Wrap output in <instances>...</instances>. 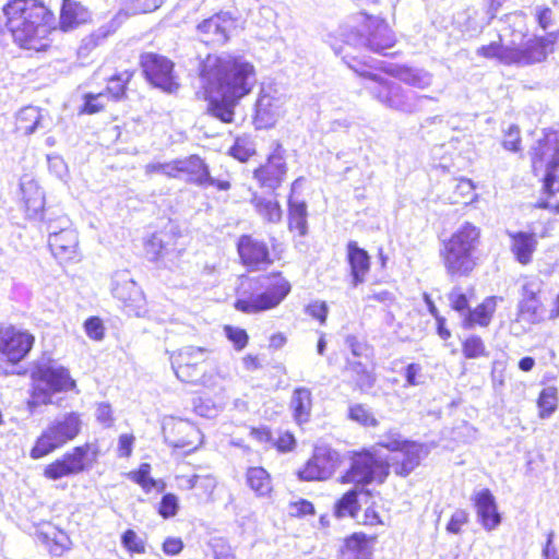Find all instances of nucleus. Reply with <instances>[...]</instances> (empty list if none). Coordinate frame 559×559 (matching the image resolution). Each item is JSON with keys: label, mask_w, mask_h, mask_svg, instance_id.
<instances>
[{"label": "nucleus", "mask_w": 559, "mask_h": 559, "mask_svg": "<svg viewBox=\"0 0 559 559\" xmlns=\"http://www.w3.org/2000/svg\"><path fill=\"white\" fill-rule=\"evenodd\" d=\"M209 95V109L212 116L218 118L225 123H230L234 120V106L238 99H231L229 97H221L217 94Z\"/></svg>", "instance_id": "c9c22d12"}, {"label": "nucleus", "mask_w": 559, "mask_h": 559, "mask_svg": "<svg viewBox=\"0 0 559 559\" xmlns=\"http://www.w3.org/2000/svg\"><path fill=\"white\" fill-rule=\"evenodd\" d=\"M90 444L75 447L71 452L66 453L61 459L47 465L44 475L48 479L57 480L66 476L75 475L85 469V459Z\"/></svg>", "instance_id": "412c9836"}, {"label": "nucleus", "mask_w": 559, "mask_h": 559, "mask_svg": "<svg viewBox=\"0 0 559 559\" xmlns=\"http://www.w3.org/2000/svg\"><path fill=\"white\" fill-rule=\"evenodd\" d=\"M478 521L486 531L496 530L501 523V514L490 489L485 488L475 492L472 497Z\"/></svg>", "instance_id": "5701e85b"}, {"label": "nucleus", "mask_w": 559, "mask_h": 559, "mask_svg": "<svg viewBox=\"0 0 559 559\" xmlns=\"http://www.w3.org/2000/svg\"><path fill=\"white\" fill-rule=\"evenodd\" d=\"M49 226L48 245L51 253L61 262L75 260L79 257V237L78 233L70 227L69 218L63 219V226L60 230L52 229Z\"/></svg>", "instance_id": "a211bd4d"}, {"label": "nucleus", "mask_w": 559, "mask_h": 559, "mask_svg": "<svg viewBox=\"0 0 559 559\" xmlns=\"http://www.w3.org/2000/svg\"><path fill=\"white\" fill-rule=\"evenodd\" d=\"M34 336L27 331L19 330L12 325L0 326V352L10 361L22 360L32 349Z\"/></svg>", "instance_id": "6ab92c4d"}, {"label": "nucleus", "mask_w": 559, "mask_h": 559, "mask_svg": "<svg viewBox=\"0 0 559 559\" xmlns=\"http://www.w3.org/2000/svg\"><path fill=\"white\" fill-rule=\"evenodd\" d=\"M360 496L371 497L372 491L360 486L344 491L332 506L333 515L336 519H356L361 511Z\"/></svg>", "instance_id": "393cba45"}, {"label": "nucleus", "mask_w": 559, "mask_h": 559, "mask_svg": "<svg viewBox=\"0 0 559 559\" xmlns=\"http://www.w3.org/2000/svg\"><path fill=\"white\" fill-rule=\"evenodd\" d=\"M134 437L132 435H121L118 443V454L120 457H129L132 453Z\"/></svg>", "instance_id": "0e129e2a"}, {"label": "nucleus", "mask_w": 559, "mask_h": 559, "mask_svg": "<svg viewBox=\"0 0 559 559\" xmlns=\"http://www.w3.org/2000/svg\"><path fill=\"white\" fill-rule=\"evenodd\" d=\"M91 12L81 2L63 0L60 13V26L63 31L73 29L91 21Z\"/></svg>", "instance_id": "c756f323"}, {"label": "nucleus", "mask_w": 559, "mask_h": 559, "mask_svg": "<svg viewBox=\"0 0 559 559\" xmlns=\"http://www.w3.org/2000/svg\"><path fill=\"white\" fill-rule=\"evenodd\" d=\"M272 445L281 453L292 452L296 448V438L293 432L284 431L277 436Z\"/></svg>", "instance_id": "603ef678"}, {"label": "nucleus", "mask_w": 559, "mask_h": 559, "mask_svg": "<svg viewBox=\"0 0 559 559\" xmlns=\"http://www.w3.org/2000/svg\"><path fill=\"white\" fill-rule=\"evenodd\" d=\"M347 460L348 467L336 479L340 485L366 488L373 483H385L390 475V463L371 448L348 451Z\"/></svg>", "instance_id": "423d86ee"}, {"label": "nucleus", "mask_w": 559, "mask_h": 559, "mask_svg": "<svg viewBox=\"0 0 559 559\" xmlns=\"http://www.w3.org/2000/svg\"><path fill=\"white\" fill-rule=\"evenodd\" d=\"M254 74L253 64L241 57L230 56L218 60L214 79L209 82L206 93L240 99L251 92Z\"/></svg>", "instance_id": "39448f33"}, {"label": "nucleus", "mask_w": 559, "mask_h": 559, "mask_svg": "<svg viewBox=\"0 0 559 559\" xmlns=\"http://www.w3.org/2000/svg\"><path fill=\"white\" fill-rule=\"evenodd\" d=\"M499 299L497 296L486 297L474 309L468 310L462 321V326L464 329H473L475 326L487 328L496 313Z\"/></svg>", "instance_id": "c85d7f7f"}, {"label": "nucleus", "mask_w": 559, "mask_h": 559, "mask_svg": "<svg viewBox=\"0 0 559 559\" xmlns=\"http://www.w3.org/2000/svg\"><path fill=\"white\" fill-rule=\"evenodd\" d=\"M164 0H132L131 5L134 13H148L160 7Z\"/></svg>", "instance_id": "052dcab7"}, {"label": "nucleus", "mask_w": 559, "mask_h": 559, "mask_svg": "<svg viewBox=\"0 0 559 559\" xmlns=\"http://www.w3.org/2000/svg\"><path fill=\"white\" fill-rule=\"evenodd\" d=\"M342 463V456L337 451L317 448L296 475L302 481H325L335 474Z\"/></svg>", "instance_id": "9b49d317"}, {"label": "nucleus", "mask_w": 559, "mask_h": 559, "mask_svg": "<svg viewBox=\"0 0 559 559\" xmlns=\"http://www.w3.org/2000/svg\"><path fill=\"white\" fill-rule=\"evenodd\" d=\"M288 510L289 516L295 519L313 516L316 514L314 504L310 500L304 498L289 502Z\"/></svg>", "instance_id": "49530a36"}, {"label": "nucleus", "mask_w": 559, "mask_h": 559, "mask_svg": "<svg viewBox=\"0 0 559 559\" xmlns=\"http://www.w3.org/2000/svg\"><path fill=\"white\" fill-rule=\"evenodd\" d=\"M140 64L146 80L152 85L171 93L174 64L170 60L153 52H146L141 55Z\"/></svg>", "instance_id": "dca6fc26"}, {"label": "nucleus", "mask_w": 559, "mask_h": 559, "mask_svg": "<svg viewBox=\"0 0 559 559\" xmlns=\"http://www.w3.org/2000/svg\"><path fill=\"white\" fill-rule=\"evenodd\" d=\"M111 293L115 298L123 304L128 314L139 317L144 312V295L127 271L115 273Z\"/></svg>", "instance_id": "ddd939ff"}, {"label": "nucleus", "mask_w": 559, "mask_h": 559, "mask_svg": "<svg viewBox=\"0 0 559 559\" xmlns=\"http://www.w3.org/2000/svg\"><path fill=\"white\" fill-rule=\"evenodd\" d=\"M532 171L545 170L542 191L548 198L559 192V130L548 129L530 152Z\"/></svg>", "instance_id": "0eeeda50"}, {"label": "nucleus", "mask_w": 559, "mask_h": 559, "mask_svg": "<svg viewBox=\"0 0 559 559\" xmlns=\"http://www.w3.org/2000/svg\"><path fill=\"white\" fill-rule=\"evenodd\" d=\"M360 524L366 527L383 526L384 520L376 502H371L362 512Z\"/></svg>", "instance_id": "09e8293b"}, {"label": "nucleus", "mask_w": 559, "mask_h": 559, "mask_svg": "<svg viewBox=\"0 0 559 559\" xmlns=\"http://www.w3.org/2000/svg\"><path fill=\"white\" fill-rule=\"evenodd\" d=\"M238 28H243L238 19L228 12H218L198 25L202 40L206 44H225Z\"/></svg>", "instance_id": "2eb2a0df"}, {"label": "nucleus", "mask_w": 559, "mask_h": 559, "mask_svg": "<svg viewBox=\"0 0 559 559\" xmlns=\"http://www.w3.org/2000/svg\"><path fill=\"white\" fill-rule=\"evenodd\" d=\"M209 167L198 155H190L177 162V175L187 182L204 186L209 181Z\"/></svg>", "instance_id": "bb28decb"}, {"label": "nucleus", "mask_w": 559, "mask_h": 559, "mask_svg": "<svg viewBox=\"0 0 559 559\" xmlns=\"http://www.w3.org/2000/svg\"><path fill=\"white\" fill-rule=\"evenodd\" d=\"M81 415L75 412L57 417L37 438L31 451L33 459H40L72 441L81 431Z\"/></svg>", "instance_id": "1a4fd4ad"}, {"label": "nucleus", "mask_w": 559, "mask_h": 559, "mask_svg": "<svg viewBox=\"0 0 559 559\" xmlns=\"http://www.w3.org/2000/svg\"><path fill=\"white\" fill-rule=\"evenodd\" d=\"M84 330L88 337L94 341H102L104 338V325L99 318H88L84 323Z\"/></svg>", "instance_id": "4d7b16f0"}, {"label": "nucleus", "mask_w": 559, "mask_h": 559, "mask_svg": "<svg viewBox=\"0 0 559 559\" xmlns=\"http://www.w3.org/2000/svg\"><path fill=\"white\" fill-rule=\"evenodd\" d=\"M254 154V148L248 142L240 139H236L229 148V155L241 163L248 162Z\"/></svg>", "instance_id": "8fccbe9b"}, {"label": "nucleus", "mask_w": 559, "mask_h": 559, "mask_svg": "<svg viewBox=\"0 0 559 559\" xmlns=\"http://www.w3.org/2000/svg\"><path fill=\"white\" fill-rule=\"evenodd\" d=\"M347 418L365 428H376L379 426V420L371 407L365 403L352 404L347 409Z\"/></svg>", "instance_id": "e433bc0d"}, {"label": "nucleus", "mask_w": 559, "mask_h": 559, "mask_svg": "<svg viewBox=\"0 0 559 559\" xmlns=\"http://www.w3.org/2000/svg\"><path fill=\"white\" fill-rule=\"evenodd\" d=\"M509 239L510 251L515 261L524 266L531 264L538 247L537 235L519 230L509 233Z\"/></svg>", "instance_id": "a878e982"}, {"label": "nucleus", "mask_w": 559, "mask_h": 559, "mask_svg": "<svg viewBox=\"0 0 559 559\" xmlns=\"http://www.w3.org/2000/svg\"><path fill=\"white\" fill-rule=\"evenodd\" d=\"M543 293V282L535 278H525L520 289V301L518 306V316L530 322H537L543 302L540 296Z\"/></svg>", "instance_id": "4be33fe9"}, {"label": "nucleus", "mask_w": 559, "mask_h": 559, "mask_svg": "<svg viewBox=\"0 0 559 559\" xmlns=\"http://www.w3.org/2000/svg\"><path fill=\"white\" fill-rule=\"evenodd\" d=\"M308 211L305 201L287 200V228L290 233L304 237L308 234Z\"/></svg>", "instance_id": "7c9ffc66"}, {"label": "nucleus", "mask_w": 559, "mask_h": 559, "mask_svg": "<svg viewBox=\"0 0 559 559\" xmlns=\"http://www.w3.org/2000/svg\"><path fill=\"white\" fill-rule=\"evenodd\" d=\"M555 36H534L520 47H511V66H531L544 61L554 50Z\"/></svg>", "instance_id": "f3484780"}, {"label": "nucleus", "mask_w": 559, "mask_h": 559, "mask_svg": "<svg viewBox=\"0 0 559 559\" xmlns=\"http://www.w3.org/2000/svg\"><path fill=\"white\" fill-rule=\"evenodd\" d=\"M348 346L350 352L356 357H361L366 355L368 350H371V346L366 342L359 341L356 336H350L347 338Z\"/></svg>", "instance_id": "e2e57ef3"}, {"label": "nucleus", "mask_w": 559, "mask_h": 559, "mask_svg": "<svg viewBox=\"0 0 559 559\" xmlns=\"http://www.w3.org/2000/svg\"><path fill=\"white\" fill-rule=\"evenodd\" d=\"M346 262L353 285L362 284L371 270V257L368 251L359 247L357 241L350 240L346 243Z\"/></svg>", "instance_id": "b1692460"}, {"label": "nucleus", "mask_w": 559, "mask_h": 559, "mask_svg": "<svg viewBox=\"0 0 559 559\" xmlns=\"http://www.w3.org/2000/svg\"><path fill=\"white\" fill-rule=\"evenodd\" d=\"M158 512L165 519L175 515V495L167 493L163 497Z\"/></svg>", "instance_id": "69168bd1"}, {"label": "nucleus", "mask_w": 559, "mask_h": 559, "mask_svg": "<svg viewBox=\"0 0 559 559\" xmlns=\"http://www.w3.org/2000/svg\"><path fill=\"white\" fill-rule=\"evenodd\" d=\"M246 484L257 497L270 496L273 491L272 477L262 466H250L247 468Z\"/></svg>", "instance_id": "2f4dec72"}, {"label": "nucleus", "mask_w": 559, "mask_h": 559, "mask_svg": "<svg viewBox=\"0 0 559 559\" xmlns=\"http://www.w3.org/2000/svg\"><path fill=\"white\" fill-rule=\"evenodd\" d=\"M462 353L466 359H477L489 355L484 340L476 334L462 341Z\"/></svg>", "instance_id": "79ce46f5"}, {"label": "nucleus", "mask_w": 559, "mask_h": 559, "mask_svg": "<svg viewBox=\"0 0 559 559\" xmlns=\"http://www.w3.org/2000/svg\"><path fill=\"white\" fill-rule=\"evenodd\" d=\"M104 97V94H87L85 96L84 109L83 111L86 114H95L103 109L104 104L100 99Z\"/></svg>", "instance_id": "680f3d73"}, {"label": "nucleus", "mask_w": 559, "mask_h": 559, "mask_svg": "<svg viewBox=\"0 0 559 559\" xmlns=\"http://www.w3.org/2000/svg\"><path fill=\"white\" fill-rule=\"evenodd\" d=\"M288 166L283 152L275 150L267 155L264 163L252 171V177L261 189L277 190L285 181Z\"/></svg>", "instance_id": "4468645a"}, {"label": "nucleus", "mask_w": 559, "mask_h": 559, "mask_svg": "<svg viewBox=\"0 0 559 559\" xmlns=\"http://www.w3.org/2000/svg\"><path fill=\"white\" fill-rule=\"evenodd\" d=\"M559 392L554 385L543 388L536 399L537 414L540 419H547L558 409Z\"/></svg>", "instance_id": "f704fd0d"}, {"label": "nucleus", "mask_w": 559, "mask_h": 559, "mask_svg": "<svg viewBox=\"0 0 559 559\" xmlns=\"http://www.w3.org/2000/svg\"><path fill=\"white\" fill-rule=\"evenodd\" d=\"M501 145L513 153L522 151L521 130L518 126L511 124L503 131Z\"/></svg>", "instance_id": "c03bdc74"}, {"label": "nucleus", "mask_w": 559, "mask_h": 559, "mask_svg": "<svg viewBox=\"0 0 559 559\" xmlns=\"http://www.w3.org/2000/svg\"><path fill=\"white\" fill-rule=\"evenodd\" d=\"M32 378L34 380L32 403L35 405L52 404L55 393L67 392L76 386L69 370L55 361L38 364L32 372Z\"/></svg>", "instance_id": "6e6552de"}, {"label": "nucleus", "mask_w": 559, "mask_h": 559, "mask_svg": "<svg viewBox=\"0 0 559 559\" xmlns=\"http://www.w3.org/2000/svg\"><path fill=\"white\" fill-rule=\"evenodd\" d=\"M121 540L129 551L136 554H143L145 551L143 540L132 530L126 531Z\"/></svg>", "instance_id": "5fc2aeb1"}, {"label": "nucleus", "mask_w": 559, "mask_h": 559, "mask_svg": "<svg viewBox=\"0 0 559 559\" xmlns=\"http://www.w3.org/2000/svg\"><path fill=\"white\" fill-rule=\"evenodd\" d=\"M250 435L259 442H272L273 441V432L269 427H252L250 429Z\"/></svg>", "instance_id": "774afa93"}, {"label": "nucleus", "mask_w": 559, "mask_h": 559, "mask_svg": "<svg viewBox=\"0 0 559 559\" xmlns=\"http://www.w3.org/2000/svg\"><path fill=\"white\" fill-rule=\"evenodd\" d=\"M450 307L456 312H464L469 310V298L461 292V289H454L449 294Z\"/></svg>", "instance_id": "864d4df0"}, {"label": "nucleus", "mask_w": 559, "mask_h": 559, "mask_svg": "<svg viewBox=\"0 0 559 559\" xmlns=\"http://www.w3.org/2000/svg\"><path fill=\"white\" fill-rule=\"evenodd\" d=\"M377 540V534L352 532L342 538L336 551L337 559H371Z\"/></svg>", "instance_id": "aec40b11"}, {"label": "nucleus", "mask_w": 559, "mask_h": 559, "mask_svg": "<svg viewBox=\"0 0 559 559\" xmlns=\"http://www.w3.org/2000/svg\"><path fill=\"white\" fill-rule=\"evenodd\" d=\"M312 407L313 396L311 390L305 386L295 388L289 401V409L294 421L298 426L310 421Z\"/></svg>", "instance_id": "cd10ccee"}, {"label": "nucleus", "mask_w": 559, "mask_h": 559, "mask_svg": "<svg viewBox=\"0 0 559 559\" xmlns=\"http://www.w3.org/2000/svg\"><path fill=\"white\" fill-rule=\"evenodd\" d=\"M129 79L130 74L128 73L111 78L107 86L108 93H110L116 99L120 98L124 94L126 83Z\"/></svg>", "instance_id": "13d9d810"}, {"label": "nucleus", "mask_w": 559, "mask_h": 559, "mask_svg": "<svg viewBox=\"0 0 559 559\" xmlns=\"http://www.w3.org/2000/svg\"><path fill=\"white\" fill-rule=\"evenodd\" d=\"M97 420L106 427L111 426L114 419L111 415V407L109 404L100 403L96 409Z\"/></svg>", "instance_id": "338daca9"}, {"label": "nucleus", "mask_w": 559, "mask_h": 559, "mask_svg": "<svg viewBox=\"0 0 559 559\" xmlns=\"http://www.w3.org/2000/svg\"><path fill=\"white\" fill-rule=\"evenodd\" d=\"M144 248L146 257L151 261H157L163 255V240L157 235H153L152 238L145 242Z\"/></svg>", "instance_id": "6e6d98bb"}, {"label": "nucleus", "mask_w": 559, "mask_h": 559, "mask_svg": "<svg viewBox=\"0 0 559 559\" xmlns=\"http://www.w3.org/2000/svg\"><path fill=\"white\" fill-rule=\"evenodd\" d=\"M151 465L148 463H142L138 471L130 472L128 477L134 483L139 484L146 492L156 488L157 491H163L165 485L162 480H156L150 476Z\"/></svg>", "instance_id": "ea45409f"}, {"label": "nucleus", "mask_w": 559, "mask_h": 559, "mask_svg": "<svg viewBox=\"0 0 559 559\" xmlns=\"http://www.w3.org/2000/svg\"><path fill=\"white\" fill-rule=\"evenodd\" d=\"M350 370L353 372L355 386L361 393H367L374 386L377 377L365 365L361 362H354L350 365Z\"/></svg>", "instance_id": "a19ab883"}, {"label": "nucleus", "mask_w": 559, "mask_h": 559, "mask_svg": "<svg viewBox=\"0 0 559 559\" xmlns=\"http://www.w3.org/2000/svg\"><path fill=\"white\" fill-rule=\"evenodd\" d=\"M468 522L469 513L465 509H457L451 514L445 530L450 534H460Z\"/></svg>", "instance_id": "de8ad7c7"}, {"label": "nucleus", "mask_w": 559, "mask_h": 559, "mask_svg": "<svg viewBox=\"0 0 559 559\" xmlns=\"http://www.w3.org/2000/svg\"><path fill=\"white\" fill-rule=\"evenodd\" d=\"M250 292L237 288L234 308L245 314H258L280 307L289 296L293 285L284 272L274 270L250 278Z\"/></svg>", "instance_id": "20e7f679"}, {"label": "nucleus", "mask_w": 559, "mask_h": 559, "mask_svg": "<svg viewBox=\"0 0 559 559\" xmlns=\"http://www.w3.org/2000/svg\"><path fill=\"white\" fill-rule=\"evenodd\" d=\"M48 169L59 179H63L68 173L67 164L63 158L58 155L47 156Z\"/></svg>", "instance_id": "bf43d9fd"}, {"label": "nucleus", "mask_w": 559, "mask_h": 559, "mask_svg": "<svg viewBox=\"0 0 559 559\" xmlns=\"http://www.w3.org/2000/svg\"><path fill=\"white\" fill-rule=\"evenodd\" d=\"M255 213L265 222L276 224L283 217V210L280 202L275 199H266L264 197L253 194L250 199Z\"/></svg>", "instance_id": "72a5a7b5"}, {"label": "nucleus", "mask_w": 559, "mask_h": 559, "mask_svg": "<svg viewBox=\"0 0 559 559\" xmlns=\"http://www.w3.org/2000/svg\"><path fill=\"white\" fill-rule=\"evenodd\" d=\"M5 25L15 43L27 49H37L38 39L53 28L55 16L38 0H12L3 8Z\"/></svg>", "instance_id": "7ed1b4c3"}, {"label": "nucleus", "mask_w": 559, "mask_h": 559, "mask_svg": "<svg viewBox=\"0 0 559 559\" xmlns=\"http://www.w3.org/2000/svg\"><path fill=\"white\" fill-rule=\"evenodd\" d=\"M211 548L215 559H236L231 546L223 537L214 538Z\"/></svg>", "instance_id": "3c124183"}, {"label": "nucleus", "mask_w": 559, "mask_h": 559, "mask_svg": "<svg viewBox=\"0 0 559 559\" xmlns=\"http://www.w3.org/2000/svg\"><path fill=\"white\" fill-rule=\"evenodd\" d=\"M236 250L240 265L249 272L266 270L282 259V253L276 250L275 245L272 246L271 251L263 239L252 234L240 235L236 241Z\"/></svg>", "instance_id": "9d476101"}, {"label": "nucleus", "mask_w": 559, "mask_h": 559, "mask_svg": "<svg viewBox=\"0 0 559 559\" xmlns=\"http://www.w3.org/2000/svg\"><path fill=\"white\" fill-rule=\"evenodd\" d=\"M480 243L481 229L471 222L463 223L443 239L439 258L445 274L452 280L471 277L479 266Z\"/></svg>", "instance_id": "f03ea898"}, {"label": "nucleus", "mask_w": 559, "mask_h": 559, "mask_svg": "<svg viewBox=\"0 0 559 559\" xmlns=\"http://www.w3.org/2000/svg\"><path fill=\"white\" fill-rule=\"evenodd\" d=\"M379 445L390 452H400L401 459L395 457L390 464L393 473L402 478L409 476L421 462L424 447L413 440L394 439L388 442H381Z\"/></svg>", "instance_id": "f8f14e48"}, {"label": "nucleus", "mask_w": 559, "mask_h": 559, "mask_svg": "<svg viewBox=\"0 0 559 559\" xmlns=\"http://www.w3.org/2000/svg\"><path fill=\"white\" fill-rule=\"evenodd\" d=\"M396 43L395 33L383 19L367 15L358 29L348 28L334 36L332 48L357 75L376 83L370 92L379 102L400 109L406 100L402 85L423 88V76L405 64L383 66L379 70L391 78L388 81L371 71V60L366 56L367 51L389 56Z\"/></svg>", "instance_id": "f257e3e1"}, {"label": "nucleus", "mask_w": 559, "mask_h": 559, "mask_svg": "<svg viewBox=\"0 0 559 559\" xmlns=\"http://www.w3.org/2000/svg\"><path fill=\"white\" fill-rule=\"evenodd\" d=\"M223 331L226 338L233 344L236 350L240 352L247 347L249 334L245 329L227 324L224 325Z\"/></svg>", "instance_id": "37998d69"}, {"label": "nucleus", "mask_w": 559, "mask_h": 559, "mask_svg": "<svg viewBox=\"0 0 559 559\" xmlns=\"http://www.w3.org/2000/svg\"><path fill=\"white\" fill-rule=\"evenodd\" d=\"M449 203L455 205H469L478 200L476 185L468 178H457L455 185L448 192Z\"/></svg>", "instance_id": "473e14b6"}, {"label": "nucleus", "mask_w": 559, "mask_h": 559, "mask_svg": "<svg viewBox=\"0 0 559 559\" xmlns=\"http://www.w3.org/2000/svg\"><path fill=\"white\" fill-rule=\"evenodd\" d=\"M477 55L485 59H496L503 66H511V47L504 46L501 40L480 46Z\"/></svg>", "instance_id": "4c0bfd02"}, {"label": "nucleus", "mask_w": 559, "mask_h": 559, "mask_svg": "<svg viewBox=\"0 0 559 559\" xmlns=\"http://www.w3.org/2000/svg\"><path fill=\"white\" fill-rule=\"evenodd\" d=\"M41 121V115L37 107H25L20 110L16 118V128L25 134L34 133Z\"/></svg>", "instance_id": "58836bf2"}, {"label": "nucleus", "mask_w": 559, "mask_h": 559, "mask_svg": "<svg viewBox=\"0 0 559 559\" xmlns=\"http://www.w3.org/2000/svg\"><path fill=\"white\" fill-rule=\"evenodd\" d=\"M305 313L316 320L320 325H325L329 316V306L323 300H312L305 307Z\"/></svg>", "instance_id": "a18cd8bd"}]
</instances>
